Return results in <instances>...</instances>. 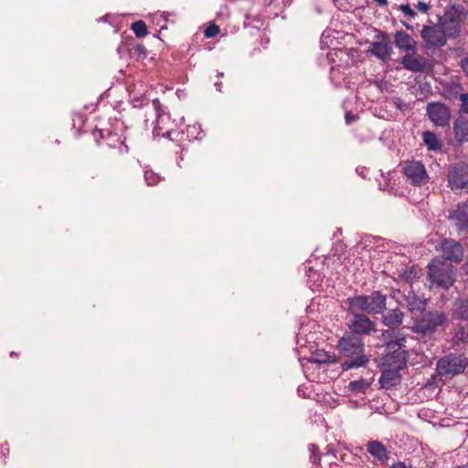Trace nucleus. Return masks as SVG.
Masks as SVG:
<instances>
[{
  "mask_svg": "<svg viewBox=\"0 0 468 468\" xmlns=\"http://www.w3.org/2000/svg\"><path fill=\"white\" fill-rule=\"evenodd\" d=\"M339 363L343 371L365 367L369 358L365 354L364 341L355 335H345L337 343Z\"/></svg>",
  "mask_w": 468,
  "mask_h": 468,
  "instance_id": "f257e3e1",
  "label": "nucleus"
},
{
  "mask_svg": "<svg viewBox=\"0 0 468 468\" xmlns=\"http://www.w3.org/2000/svg\"><path fill=\"white\" fill-rule=\"evenodd\" d=\"M346 303L349 312L383 314L387 309V295L379 291H374L369 295L360 294L348 297Z\"/></svg>",
  "mask_w": 468,
  "mask_h": 468,
  "instance_id": "f03ea898",
  "label": "nucleus"
},
{
  "mask_svg": "<svg viewBox=\"0 0 468 468\" xmlns=\"http://www.w3.org/2000/svg\"><path fill=\"white\" fill-rule=\"evenodd\" d=\"M411 320L412 324L409 325L408 328L413 333L431 335L444 325L447 316L441 311H428L413 315Z\"/></svg>",
  "mask_w": 468,
  "mask_h": 468,
  "instance_id": "7ed1b4c3",
  "label": "nucleus"
},
{
  "mask_svg": "<svg viewBox=\"0 0 468 468\" xmlns=\"http://www.w3.org/2000/svg\"><path fill=\"white\" fill-rule=\"evenodd\" d=\"M428 274L431 287L448 289L455 281L452 264L439 259H434L429 264Z\"/></svg>",
  "mask_w": 468,
  "mask_h": 468,
  "instance_id": "20e7f679",
  "label": "nucleus"
},
{
  "mask_svg": "<svg viewBox=\"0 0 468 468\" xmlns=\"http://www.w3.org/2000/svg\"><path fill=\"white\" fill-rule=\"evenodd\" d=\"M467 17V11L463 5H452L440 17L439 25L446 37L455 38L461 35L462 23Z\"/></svg>",
  "mask_w": 468,
  "mask_h": 468,
  "instance_id": "39448f33",
  "label": "nucleus"
},
{
  "mask_svg": "<svg viewBox=\"0 0 468 468\" xmlns=\"http://www.w3.org/2000/svg\"><path fill=\"white\" fill-rule=\"evenodd\" d=\"M468 366V358L464 355L450 353L441 357L436 365L440 377L452 378L463 374Z\"/></svg>",
  "mask_w": 468,
  "mask_h": 468,
  "instance_id": "423d86ee",
  "label": "nucleus"
},
{
  "mask_svg": "<svg viewBox=\"0 0 468 468\" xmlns=\"http://www.w3.org/2000/svg\"><path fill=\"white\" fill-rule=\"evenodd\" d=\"M432 8V5L431 1H419L414 7H411L409 4H401L397 6V9L399 10L405 20H400L401 24L408 29L413 31L415 27L410 22L414 20L417 16V12L420 14H428Z\"/></svg>",
  "mask_w": 468,
  "mask_h": 468,
  "instance_id": "0eeeda50",
  "label": "nucleus"
},
{
  "mask_svg": "<svg viewBox=\"0 0 468 468\" xmlns=\"http://www.w3.org/2000/svg\"><path fill=\"white\" fill-rule=\"evenodd\" d=\"M420 37L428 48H441L447 43V37L439 24L431 23V25L423 26Z\"/></svg>",
  "mask_w": 468,
  "mask_h": 468,
  "instance_id": "6e6552de",
  "label": "nucleus"
},
{
  "mask_svg": "<svg viewBox=\"0 0 468 468\" xmlns=\"http://www.w3.org/2000/svg\"><path fill=\"white\" fill-rule=\"evenodd\" d=\"M448 183L452 190L468 188V164L457 163L450 165Z\"/></svg>",
  "mask_w": 468,
  "mask_h": 468,
  "instance_id": "1a4fd4ad",
  "label": "nucleus"
},
{
  "mask_svg": "<svg viewBox=\"0 0 468 468\" xmlns=\"http://www.w3.org/2000/svg\"><path fill=\"white\" fill-rule=\"evenodd\" d=\"M350 313L353 314V318L348 323V327L351 331L350 335L360 336L376 332V324L366 314L359 312Z\"/></svg>",
  "mask_w": 468,
  "mask_h": 468,
  "instance_id": "9d476101",
  "label": "nucleus"
},
{
  "mask_svg": "<svg viewBox=\"0 0 468 468\" xmlns=\"http://www.w3.org/2000/svg\"><path fill=\"white\" fill-rule=\"evenodd\" d=\"M447 218L452 228L459 233L468 232V205L459 203L449 210Z\"/></svg>",
  "mask_w": 468,
  "mask_h": 468,
  "instance_id": "9b49d317",
  "label": "nucleus"
},
{
  "mask_svg": "<svg viewBox=\"0 0 468 468\" xmlns=\"http://www.w3.org/2000/svg\"><path fill=\"white\" fill-rule=\"evenodd\" d=\"M407 180L414 186H422L428 182L429 176L424 165L419 161H408L403 167Z\"/></svg>",
  "mask_w": 468,
  "mask_h": 468,
  "instance_id": "f8f14e48",
  "label": "nucleus"
},
{
  "mask_svg": "<svg viewBox=\"0 0 468 468\" xmlns=\"http://www.w3.org/2000/svg\"><path fill=\"white\" fill-rule=\"evenodd\" d=\"M378 38V41L370 43L367 52L380 60L387 61L393 52L389 37L386 32H381Z\"/></svg>",
  "mask_w": 468,
  "mask_h": 468,
  "instance_id": "ddd939ff",
  "label": "nucleus"
},
{
  "mask_svg": "<svg viewBox=\"0 0 468 468\" xmlns=\"http://www.w3.org/2000/svg\"><path fill=\"white\" fill-rule=\"evenodd\" d=\"M427 115L437 126H449L451 120L450 109L441 102H431L427 105Z\"/></svg>",
  "mask_w": 468,
  "mask_h": 468,
  "instance_id": "4468645a",
  "label": "nucleus"
},
{
  "mask_svg": "<svg viewBox=\"0 0 468 468\" xmlns=\"http://www.w3.org/2000/svg\"><path fill=\"white\" fill-rule=\"evenodd\" d=\"M400 63L404 69L415 73L425 72L430 68L426 58L412 52L405 54L401 58Z\"/></svg>",
  "mask_w": 468,
  "mask_h": 468,
  "instance_id": "2eb2a0df",
  "label": "nucleus"
},
{
  "mask_svg": "<svg viewBox=\"0 0 468 468\" xmlns=\"http://www.w3.org/2000/svg\"><path fill=\"white\" fill-rule=\"evenodd\" d=\"M441 251L444 260L448 262H460L463 260V250L462 245L453 239H444L441 242Z\"/></svg>",
  "mask_w": 468,
  "mask_h": 468,
  "instance_id": "dca6fc26",
  "label": "nucleus"
},
{
  "mask_svg": "<svg viewBox=\"0 0 468 468\" xmlns=\"http://www.w3.org/2000/svg\"><path fill=\"white\" fill-rule=\"evenodd\" d=\"M394 44L396 47L407 53H417V42L404 30H399L394 35Z\"/></svg>",
  "mask_w": 468,
  "mask_h": 468,
  "instance_id": "f3484780",
  "label": "nucleus"
},
{
  "mask_svg": "<svg viewBox=\"0 0 468 468\" xmlns=\"http://www.w3.org/2000/svg\"><path fill=\"white\" fill-rule=\"evenodd\" d=\"M367 452L378 462L384 464L389 459L387 447L379 441H370L366 444Z\"/></svg>",
  "mask_w": 468,
  "mask_h": 468,
  "instance_id": "a211bd4d",
  "label": "nucleus"
},
{
  "mask_svg": "<svg viewBox=\"0 0 468 468\" xmlns=\"http://www.w3.org/2000/svg\"><path fill=\"white\" fill-rule=\"evenodd\" d=\"M453 133L458 144L468 143V119L460 116L453 122Z\"/></svg>",
  "mask_w": 468,
  "mask_h": 468,
  "instance_id": "6ab92c4d",
  "label": "nucleus"
},
{
  "mask_svg": "<svg viewBox=\"0 0 468 468\" xmlns=\"http://www.w3.org/2000/svg\"><path fill=\"white\" fill-rule=\"evenodd\" d=\"M403 317L404 314L400 309H391L386 314H382V323L389 328H397L402 324Z\"/></svg>",
  "mask_w": 468,
  "mask_h": 468,
  "instance_id": "aec40b11",
  "label": "nucleus"
},
{
  "mask_svg": "<svg viewBox=\"0 0 468 468\" xmlns=\"http://www.w3.org/2000/svg\"><path fill=\"white\" fill-rule=\"evenodd\" d=\"M379 383L384 388H390L400 383V376L397 371L386 370L381 374Z\"/></svg>",
  "mask_w": 468,
  "mask_h": 468,
  "instance_id": "412c9836",
  "label": "nucleus"
},
{
  "mask_svg": "<svg viewBox=\"0 0 468 468\" xmlns=\"http://www.w3.org/2000/svg\"><path fill=\"white\" fill-rule=\"evenodd\" d=\"M452 316L468 321V299H457L453 303Z\"/></svg>",
  "mask_w": 468,
  "mask_h": 468,
  "instance_id": "4be33fe9",
  "label": "nucleus"
},
{
  "mask_svg": "<svg viewBox=\"0 0 468 468\" xmlns=\"http://www.w3.org/2000/svg\"><path fill=\"white\" fill-rule=\"evenodd\" d=\"M406 306L411 314L414 312H421L425 309V302L418 298L414 293H409L405 297Z\"/></svg>",
  "mask_w": 468,
  "mask_h": 468,
  "instance_id": "5701e85b",
  "label": "nucleus"
},
{
  "mask_svg": "<svg viewBox=\"0 0 468 468\" xmlns=\"http://www.w3.org/2000/svg\"><path fill=\"white\" fill-rule=\"evenodd\" d=\"M311 360L316 364L336 363L338 361L335 354L324 350H317L313 353Z\"/></svg>",
  "mask_w": 468,
  "mask_h": 468,
  "instance_id": "b1692460",
  "label": "nucleus"
},
{
  "mask_svg": "<svg viewBox=\"0 0 468 468\" xmlns=\"http://www.w3.org/2000/svg\"><path fill=\"white\" fill-rule=\"evenodd\" d=\"M422 139L429 150L439 151L441 149V143L434 133L430 131L423 132Z\"/></svg>",
  "mask_w": 468,
  "mask_h": 468,
  "instance_id": "393cba45",
  "label": "nucleus"
},
{
  "mask_svg": "<svg viewBox=\"0 0 468 468\" xmlns=\"http://www.w3.org/2000/svg\"><path fill=\"white\" fill-rule=\"evenodd\" d=\"M454 345H460L468 342V324H459L455 328V333L452 337Z\"/></svg>",
  "mask_w": 468,
  "mask_h": 468,
  "instance_id": "a878e982",
  "label": "nucleus"
},
{
  "mask_svg": "<svg viewBox=\"0 0 468 468\" xmlns=\"http://www.w3.org/2000/svg\"><path fill=\"white\" fill-rule=\"evenodd\" d=\"M131 29L137 37H144L148 34L147 26L143 20L133 22L131 26Z\"/></svg>",
  "mask_w": 468,
  "mask_h": 468,
  "instance_id": "bb28decb",
  "label": "nucleus"
},
{
  "mask_svg": "<svg viewBox=\"0 0 468 468\" xmlns=\"http://www.w3.org/2000/svg\"><path fill=\"white\" fill-rule=\"evenodd\" d=\"M369 382L366 379L351 381L348 388L353 392H364L369 387Z\"/></svg>",
  "mask_w": 468,
  "mask_h": 468,
  "instance_id": "cd10ccee",
  "label": "nucleus"
},
{
  "mask_svg": "<svg viewBox=\"0 0 468 468\" xmlns=\"http://www.w3.org/2000/svg\"><path fill=\"white\" fill-rule=\"evenodd\" d=\"M131 54L135 57L137 60H140L145 58L147 50L144 44H137L131 49Z\"/></svg>",
  "mask_w": 468,
  "mask_h": 468,
  "instance_id": "c85d7f7f",
  "label": "nucleus"
},
{
  "mask_svg": "<svg viewBox=\"0 0 468 468\" xmlns=\"http://www.w3.org/2000/svg\"><path fill=\"white\" fill-rule=\"evenodd\" d=\"M144 178L148 186H155L161 180V177L153 171H146L144 173Z\"/></svg>",
  "mask_w": 468,
  "mask_h": 468,
  "instance_id": "c756f323",
  "label": "nucleus"
},
{
  "mask_svg": "<svg viewBox=\"0 0 468 468\" xmlns=\"http://www.w3.org/2000/svg\"><path fill=\"white\" fill-rule=\"evenodd\" d=\"M219 31H220L219 27L214 24V25L207 27L205 29L204 35L206 37H214L219 33Z\"/></svg>",
  "mask_w": 468,
  "mask_h": 468,
  "instance_id": "7c9ffc66",
  "label": "nucleus"
},
{
  "mask_svg": "<svg viewBox=\"0 0 468 468\" xmlns=\"http://www.w3.org/2000/svg\"><path fill=\"white\" fill-rule=\"evenodd\" d=\"M405 339L404 338H399L396 340H392L389 343H388V348L389 350H394L396 352L397 350L400 349L404 345Z\"/></svg>",
  "mask_w": 468,
  "mask_h": 468,
  "instance_id": "2f4dec72",
  "label": "nucleus"
},
{
  "mask_svg": "<svg viewBox=\"0 0 468 468\" xmlns=\"http://www.w3.org/2000/svg\"><path fill=\"white\" fill-rule=\"evenodd\" d=\"M462 101V110L468 113V93H463L461 95Z\"/></svg>",
  "mask_w": 468,
  "mask_h": 468,
  "instance_id": "473e14b6",
  "label": "nucleus"
},
{
  "mask_svg": "<svg viewBox=\"0 0 468 468\" xmlns=\"http://www.w3.org/2000/svg\"><path fill=\"white\" fill-rule=\"evenodd\" d=\"M389 468H412V465L406 462L394 463Z\"/></svg>",
  "mask_w": 468,
  "mask_h": 468,
  "instance_id": "72a5a7b5",
  "label": "nucleus"
},
{
  "mask_svg": "<svg viewBox=\"0 0 468 468\" xmlns=\"http://www.w3.org/2000/svg\"><path fill=\"white\" fill-rule=\"evenodd\" d=\"M113 149L116 150V153L118 155H122L123 151H122V142L120 141L119 139L116 140V144L113 145Z\"/></svg>",
  "mask_w": 468,
  "mask_h": 468,
  "instance_id": "f704fd0d",
  "label": "nucleus"
},
{
  "mask_svg": "<svg viewBox=\"0 0 468 468\" xmlns=\"http://www.w3.org/2000/svg\"><path fill=\"white\" fill-rule=\"evenodd\" d=\"M461 68L466 76H468V58H464L461 60Z\"/></svg>",
  "mask_w": 468,
  "mask_h": 468,
  "instance_id": "c9c22d12",
  "label": "nucleus"
},
{
  "mask_svg": "<svg viewBox=\"0 0 468 468\" xmlns=\"http://www.w3.org/2000/svg\"><path fill=\"white\" fill-rule=\"evenodd\" d=\"M354 120H355V116L353 114H351L350 112H347L346 114V121L347 123H350Z\"/></svg>",
  "mask_w": 468,
  "mask_h": 468,
  "instance_id": "e433bc0d",
  "label": "nucleus"
},
{
  "mask_svg": "<svg viewBox=\"0 0 468 468\" xmlns=\"http://www.w3.org/2000/svg\"><path fill=\"white\" fill-rule=\"evenodd\" d=\"M453 468H468V463H464V464H461V465H457Z\"/></svg>",
  "mask_w": 468,
  "mask_h": 468,
  "instance_id": "4c0bfd02",
  "label": "nucleus"
},
{
  "mask_svg": "<svg viewBox=\"0 0 468 468\" xmlns=\"http://www.w3.org/2000/svg\"><path fill=\"white\" fill-rule=\"evenodd\" d=\"M153 103H154V105L155 106V108H157V107L160 105V102H159V101H158V100H154V101H153Z\"/></svg>",
  "mask_w": 468,
  "mask_h": 468,
  "instance_id": "58836bf2",
  "label": "nucleus"
},
{
  "mask_svg": "<svg viewBox=\"0 0 468 468\" xmlns=\"http://www.w3.org/2000/svg\"><path fill=\"white\" fill-rule=\"evenodd\" d=\"M10 356H17V355L15 352H11Z\"/></svg>",
  "mask_w": 468,
  "mask_h": 468,
  "instance_id": "ea45409f",
  "label": "nucleus"
},
{
  "mask_svg": "<svg viewBox=\"0 0 468 468\" xmlns=\"http://www.w3.org/2000/svg\"><path fill=\"white\" fill-rule=\"evenodd\" d=\"M464 3H468V0H464Z\"/></svg>",
  "mask_w": 468,
  "mask_h": 468,
  "instance_id": "a19ab883",
  "label": "nucleus"
}]
</instances>
